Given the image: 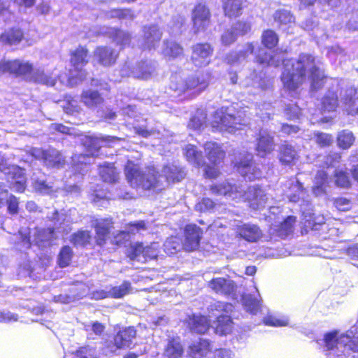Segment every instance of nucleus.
I'll use <instances>...</instances> for the list:
<instances>
[{
	"label": "nucleus",
	"mask_w": 358,
	"mask_h": 358,
	"mask_svg": "<svg viewBox=\"0 0 358 358\" xmlns=\"http://www.w3.org/2000/svg\"><path fill=\"white\" fill-rule=\"evenodd\" d=\"M327 187V174L325 171H318L315 178V185L313 192L317 196H322L326 193Z\"/></svg>",
	"instance_id": "obj_41"
},
{
	"label": "nucleus",
	"mask_w": 358,
	"mask_h": 358,
	"mask_svg": "<svg viewBox=\"0 0 358 358\" xmlns=\"http://www.w3.org/2000/svg\"><path fill=\"white\" fill-rule=\"evenodd\" d=\"M273 18L282 29H285L287 27H291L294 23V17L290 11L285 9L276 10Z\"/></svg>",
	"instance_id": "obj_38"
},
{
	"label": "nucleus",
	"mask_w": 358,
	"mask_h": 358,
	"mask_svg": "<svg viewBox=\"0 0 358 358\" xmlns=\"http://www.w3.org/2000/svg\"><path fill=\"white\" fill-rule=\"evenodd\" d=\"M99 174L103 181L109 183L115 182L118 179V173L113 164L105 163L99 167Z\"/></svg>",
	"instance_id": "obj_42"
},
{
	"label": "nucleus",
	"mask_w": 358,
	"mask_h": 358,
	"mask_svg": "<svg viewBox=\"0 0 358 358\" xmlns=\"http://www.w3.org/2000/svg\"><path fill=\"white\" fill-rule=\"evenodd\" d=\"M210 76L211 73L209 71L201 72L198 75L188 78L185 83H181L176 85L172 83L171 88L179 93L192 89H195L197 93H200L208 85Z\"/></svg>",
	"instance_id": "obj_14"
},
{
	"label": "nucleus",
	"mask_w": 358,
	"mask_h": 358,
	"mask_svg": "<svg viewBox=\"0 0 358 358\" xmlns=\"http://www.w3.org/2000/svg\"><path fill=\"white\" fill-rule=\"evenodd\" d=\"M103 34L108 36L112 38L113 41L123 48L129 44L131 41L130 35L122 30L117 29L111 27H103L101 30Z\"/></svg>",
	"instance_id": "obj_28"
},
{
	"label": "nucleus",
	"mask_w": 358,
	"mask_h": 358,
	"mask_svg": "<svg viewBox=\"0 0 358 358\" xmlns=\"http://www.w3.org/2000/svg\"><path fill=\"white\" fill-rule=\"evenodd\" d=\"M183 48L177 43L172 41H165L162 49V54L168 58H176L181 55Z\"/></svg>",
	"instance_id": "obj_46"
},
{
	"label": "nucleus",
	"mask_w": 358,
	"mask_h": 358,
	"mask_svg": "<svg viewBox=\"0 0 358 358\" xmlns=\"http://www.w3.org/2000/svg\"><path fill=\"white\" fill-rule=\"evenodd\" d=\"M162 32L157 25L143 27V39L141 44L143 50H155L162 38Z\"/></svg>",
	"instance_id": "obj_19"
},
{
	"label": "nucleus",
	"mask_w": 358,
	"mask_h": 358,
	"mask_svg": "<svg viewBox=\"0 0 358 358\" xmlns=\"http://www.w3.org/2000/svg\"><path fill=\"white\" fill-rule=\"evenodd\" d=\"M88 62L87 50L80 47L71 54V63L73 69L69 70L68 76H58L61 83L71 87L75 86L85 80L87 73L83 69V66Z\"/></svg>",
	"instance_id": "obj_9"
},
{
	"label": "nucleus",
	"mask_w": 358,
	"mask_h": 358,
	"mask_svg": "<svg viewBox=\"0 0 358 358\" xmlns=\"http://www.w3.org/2000/svg\"><path fill=\"white\" fill-rule=\"evenodd\" d=\"M93 226L96 231L95 242L97 245L103 246L106 243L109 231L113 227V222L110 218L96 219Z\"/></svg>",
	"instance_id": "obj_24"
},
{
	"label": "nucleus",
	"mask_w": 358,
	"mask_h": 358,
	"mask_svg": "<svg viewBox=\"0 0 358 358\" xmlns=\"http://www.w3.org/2000/svg\"><path fill=\"white\" fill-rule=\"evenodd\" d=\"M208 287L215 294L229 296L236 289L235 282L229 278H213L208 283Z\"/></svg>",
	"instance_id": "obj_18"
},
{
	"label": "nucleus",
	"mask_w": 358,
	"mask_h": 358,
	"mask_svg": "<svg viewBox=\"0 0 358 358\" xmlns=\"http://www.w3.org/2000/svg\"><path fill=\"white\" fill-rule=\"evenodd\" d=\"M27 152L34 159H42L44 164L49 168L59 169L64 164V157L59 150L55 148L43 150L41 148L29 147Z\"/></svg>",
	"instance_id": "obj_13"
},
{
	"label": "nucleus",
	"mask_w": 358,
	"mask_h": 358,
	"mask_svg": "<svg viewBox=\"0 0 358 358\" xmlns=\"http://www.w3.org/2000/svg\"><path fill=\"white\" fill-rule=\"evenodd\" d=\"M206 116L202 111H197L188 124V127L194 130H200L206 122Z\"/></svg>",
	"instance_id": "obj_60"
},
{
	"label": "nucleus",
	"mask_w": 358,
	"mask_h": 358,
	"mask_svg": "<svg viewBox=\"0 0 358 358\" xmlns=\"http://www.w3.org/2000/svg\"><path fill=\"white\" fill-rule=\"evenodd\" d=\"M285 187L288 189L286 192V195L289 202L297 203L299 210L306 222H308L310 224H321L324 222V217L323 216L315 217L310 196L298 179L296 178L289 179L286 182Z\"/></svg>",
	"instance_id": "obj_7"
},
{
	"label": "nucleus",
	"mask_w": 358,
	"mask_h": 358,
	"mask_svg": "<svg viewBox=\"0 0 358 358\" xmlns=\"http://www.w3.org/2000/svg\"><path fill=\"white\" fill-rule=\"evenodd\" d=\"M210 12L203 3H198L192 12V21L195 33L203 31L207 29L210 22Z\"/></svg>",
	"instance_id": "obj_15"
},
{
	"label": "nucleus",
	"mask_w": 358,
	"mask_h": 358,
	"mask_svg": "<svg viewBox=\"0 0 358 358\" xmlns=\"http://www.w3.org/2000/svg\"><path fill=\"white\" fill-rule=\"evenodd\" d=\"M204 150L208 159L215 166L222 162L224 157V152L217 143H206L204 145Z\"/></svg>",
	"instance_id": "obj_30"
},
{
	"label": "nucleus",
	"mask_w": 358,
	"mask_h": 358,
	"mask_svg": "<svg viewBox=\"0 0 358 358\" xmlns=\"http://www.w3.org/2000/svg\"><path fill=\"white\" fill-rule=\"evenodd\" d=\"M188 324L192 332L199 334H205L209 328L208 319L205 316L193 315L189 317Z\"/></svg>",
	"instance_id": "obj_35"
},
{
	"label": "nucleus",
	"mask_w": 358,
	"mask_h": 358,
	"mask_svg": "<svg viewBox=\"0 0 358 358\" xmlns=\"http://www.w3.org/2000/svg\"><path fill=\"white\" fill-rule=\"evenodd\" d=\"M81 100L88 108H94L102 103L103 98L97 91L88 90L83 91Z\"/></svg>",
	"instance_id": "obj_40"
},
{
	"label": "nucleus",
	"mask_w": 358,
	"mask_h": 358,
	"mask_svg": "<svg viewBox=\"0 0 358 358\" xmlns=\"http://www.w3.org/2000/svg\"><path fill=\"white\" fill-rule=\"evenodd\" d=\"M184 154L187 161L197 166L203 164V156L201 151L197 150L196 147L189 144L184 149Z\"/></svg>",
	"instance_id": "obj_43"
},
{
	"label": "nucleus",
	"mask_w": 358,
	"mask_h": 358,
	"mask_svg": "<svg viewBox=\"0 0 358 358\" xmlns=\"http://www.w3.org/2000/svg\"><path fill=\"white\" fill-rule=\"evenodd\" d=\"M23 34L20 29H11L5 31L0 36V41L2 43L13 45L21 41Z\"/></svg>",
	"instance_id": "obj_44"
},
{
	"label": "nucleus",
	"mask_w": 358,
	"mask_h": 358,
	"mask_svg": "<svg viewBox=\"0 0 358 358\" xmlns=\"http://www.w3.org/2000/svg\"><path fill=\"white\" fill-rule=\"evenodd\" d=\"M159 252V245L157 243H153L150 245L144 246L143 257L145 262L148 260L155 259Z\"/></svg>",
	"instance_id": "obj_62"
},
{
	"label": "nucleus",
	"mask_w": 358,
	"mask_h": 358,
	"mask_svg": "<svg viewBox=\"0 0 358 358\" xmlns=\"http://www.w3.org/2000/svg\"><path fill=\"white\" fill-rule=\"evenodd\" d=\"M210 190L213 194L222 195L232 200H247L254 210L264 208L268 200L264 190L259 186H251L245 190V186L229 180L210 185Z\"/></svg>",
	"instance_id": "obj_4"
},
{
	"label": "nucleus",
	"mask_w": 358,
	"mask_h": 358,
	"mask_svg": "<svg viewBox=\"0 0 358 358\" xmlns=\"http://www.w3.org/2000/svg\"><path fill=\"white\" fill-rule=\"evenodd\" d=\"M180 241L176 236L168 238L164 244V252L169 255L176 253L177 251L180 250Z\"/></svg>",
	"instance_id": "obj_56"
},
{
	"label": "nucleus",
	"mask_w": 358,
	"mask_h": 358,
	"mask_svg": "<svg viewBox=\"0 0 358 358\" xmlns=\"http://www.w3.org/2000/svg\"><path fill=\"white\" fill-rule=\"evenodd\" d=\"M255 54L257 62L262 65L277 66L279 64V61L275 60L271 55V50H266L264 48H260Z\"/></svg>",
	"instance_id": "obj_48"
},
{
	"label": "nucleus",
	"mask_w": 358,
	"mask_h": 358,
	"mask_svg": "<svg viewBox=\"0 0 358 358\" xmlns=\"http://www.w3.org/2000/svg\"><path fill=\"white\" fill-rule=\"evenodd\" d=\"M275 148L273 136L266 131L261 129L257 138L256 150L262 157L271 153Z\"/></svg>",
	"instance_id": "obj_25"
},
{
	"label": "nucleus",
	"mask_w": 358,
	"mask_h": 358,
	"mask_svg": "<svg viewBox=\"0 0 358 358\" xmlns=\"http://www.w3.org/2000/svg\"><path fill=\"white\" fill-rule=\"evenodd\" d=\"M248 108H244L234 113V108L222 107L217 109L214 115L211 124L215 131L222 134H235L236 131L241 130L242 127L249 124V117L252 115Z\"/></svg>",
	"instance_id": "obj_6"
},
{
	"label": "nucleus",
	"mask_w": 358,
	"mask_h": 358,
	"mask_svg": "<svg viewBox=\"0 0 358 358\" xmlns=\"http://www.w3.org/2000/svg\"><path fill=\"white\" fill-rule=\"evenodd\" d=\"M0 185V207L6 203L9 213L14 215L18 211V201L13 195H8V190Z\"/></svg>",
	"instance_id": "obj_37"
},
{
	"label": "nucleus",
	"mask_w": 358,
	"mask_h": 358,
	"mask_svg": "<svg viewBox=\"0 0 358 358\" xmlns=\"http://www.w3.org/2000/svg\"><path fill=\"white\" fill-rule=\"evenodd\" d=\"M297 159L296 151L292 146L285 144L280 148V160L285 165H290L294 163Z\"/></svg>",
	"instance_id": "obj_47"
},
{
	"label": "nucleus",
	"mask_w": 358,
	"mask_h": 358,
	"mask_svg": "<svg viewBox=\"0 0 358 358\" xmlns=\"http://www.w3.org/2000/svg\"><path fill=\"white\" fill-rule=\"evenodd\" d=\"M283 64L281 80L292 96L296 94V90L306 78L310 81L313 90H317L323 85L324 72L311 55L301 54L298 60L287 59Z\"/></svg>",
	"instance_id": "obj_1"
},
{
	"label": "nucleus",
	"mask_w": 358,
	"mask_h": 358,
	"mask_svg": "<svg viewBox=\"0 0 358 358\" xmlns=\"http://www.w3.org/2000/svg\"><path fill=\"white\" fill-rule=\"evenodd\" d=\"M255 49L253 43H247L241 49L229 52L225 57L226 62L231 67H238L243 65L248 57L252 54Z\"/></svg>",
	"instance_id": "obj_20"
},
{
	"label": "nucleus",
	"mask_w": 358,
	"mask_h": 358,
	"mask_svg": "<svg viewBox=\"0 0 358 358\" xmlns=\"http://www.w3.org/2000/svg\"><path fill=\"white\" fill-rule=\"evenodd\" d=\"M254 294H245L242 296V303L245 310L252 315H257L261 308L260 295L255 287Z\"/></svg>",
	"instance_id": "obj_26"
},
{
	"label": "nucleus",
	"mask_w": 358,
	"mask_h": 358,
	"mask_svg": "<svg viewBox=\"0 0 358 358\" xmlns=\"http://www.w3.org/2000/svg\"><path fill=\"white\" fill-rule=\"evenodd\" d=\"M252 155L247 153L236 164L238 173L249 180H253L262 176L260 169L252 162Z\"/></svg>",
	"instance_id": "obj_17"
},
{
	"label": "nucleus",
	"mask_w": 358,
	"mask_h": 358,
	"mask_svg": "<svg viewBox=\"0 0 358 358\" xmlns=\"http://www.w3.org/2000/svg\"><path fill=\"white\" fill-rule=\"evenodd\" d=\"M217 208V204L209 198H203L195 205V210L201 213L214 212Z\"/></svg>",
	"instance_id": "obj_59"
},
{
	"label": "nucleus",
	"mask_w": 358,
	"mask_h": 358,
	"mask_svg": "<svg viewBox=\"0 0 358 358\" xmlns=\"http://www.w3.org/2000/svg\"><path fill=\"white\" fill-rule=\"evenodd\" d=\"M231 303L222 301H215L210 305L208 310L214 316H217L215 324V332L220 335H227L231 332L233 322L231 317L228 315L233 311Z\"/></svg>",
	"instance_id": "obj_10"
},
{
	"label": "nucleus",
	"mask_w": 358,
	"mask_h": 358,
	"mask_svg": "<svg viewBox=\"0 0 358 358\" xmlns=\"http://www.w3.org/2000/svg\"><path fill=\"white\" fill-rule=\"evenodd\" d=\"M296 221L295 216H287L280 225L275 226V228H271V230L275 231L280 238H285L292 234Z\"/></svg>",
	"instance_id": "obj_33"
},
{
	"label": "nucleus",
	"mask_w": 358,
	"mask_h": 358,
	"mask_svg": "<svg viewBox=\"0 0 358 358\" xmlns=\"http://www.w3.org/2000/svg\"><path fill=\"white\" fill-rule=\"evenodd\" d=\"M338 145L343 149L349 148L355 141V137L352 131L343 130L337 137Z\"/></svg>",
	"instance_id": "obj_53"
},
{
	"label": "nucleus",
	"mask_w": 358,
	"mask_h": 358,
	"mask_svg": "<svg viewBox=\"0 0 358 358\" xmlns=\"http://www.w3.org/2000/svg\"><path fill=\"white\" fill-rule=\"evenodd\" d=\"M210 350V345L208 340L199 338L189 346V355L193 358H202Z\"/></svg>",
	"instance_id": "obj_34"
},
{
	"label": "nucleus",
	"mask_w": 358,
	"mask_h": 358,
	"mask_svg": "<svg viewBox=\"0 0 358 358\" xmlns=\"http://www.w3.org/2000/svg\"><path fill=\"white\" fill-rule=\"evenodd\" d=\"M182 354L183 348L178 338L169 341L164 351L165 357L167 358H179Z\"/></svg>",
	"instance_id": "obj_39"
},
{
	"label": "nucleus",
	"mask_w": 358,
	"mask_h": 358,
	"mask_svg": "<svg viewBox=\"0 0 358 358\" xmlns=\"http://www.w3.org/2000/svg\"><path fill=\"white\" fill-rule=\"evenodd\" d=\"M136 331L134 327H129L118 331L114 338V342L117 348H130L133 344Z\"/></svg>",
	"instance_id": "obj_27"
},
{
	"label": "nucleus",
	"mask_w": 358,
	"mask_h": 358,
	"mask_svg": "<svg viewBox=\"0 0 358 358\" xmlns=\"http://www.w3.org/2000/svg\"><path fill=\"white\" fill-rule=\"evenodd\" d=\"M141 157L140 153L136 152L134 156L128 159L124 169L127 179L131 186L134 187L150 189L152 187H158V184L162 178L167 182H174L180 181L184 178V172L174 164L164 166L162 174L158 178L153 167H147L145 171H141L138 162Z\"/></svg>",
	"instance_id": "obj_2"
},
{
	"label": "nucleus",
	"mask_w": 358,
	"mask_h": 358,
	"mask_svg": "<svg viewBox=\"0 0 358 358\" xmlns=\"http://www.w3.org/2000/svg\"><path fill=\"white\" fill-rule=\"evenodd\" d=\"M0 172L6 178L8 187L16 192H22L26 187L24 170L18 166L8 164L3 155L0 154Z\"/></svg>",
	"instance_id": "obj_11"
},
{
	"label": "nucleus",
	"mask_w": 358,
	"mask_h": 358,
	"mask_svg": "<svg viewBox=\"0 0 358 358\" xmlns=\"http://www.w3.org/2000/svg\"><path fill=\"white\" fill-rule=\"evenodd\" d=\"M100 17L132 20L134 17V15L133 11L129 9H111L110 10H103Z\"/></svg>",
	"instance_id": "obj_45"
},
{
	"label": "nucleus",
	"mask_w": 358,
	"mask_h": 358,
	"mask_svg": "<svg viewBox=\"0 0 358 358\" xmlns=\"http://www.w3.org/2000/svg\"><path fill=\"white\" fill-rule=\"evenodd\" d=\"M83 145L87 148V153L75 155L72 157L73 165L75 171L83 173V166H86L94 162V156L98 155V151L102 146H113L120 141V138L112 136H103L102 134L85 136Z\"/></svg>",
	"instance_id": "obj_8"
},
{
	"label": "nucleus",
	"mask_w": 358,
	"mask_h": 358,
	"mask_svg": "<svg viewBox=\"0 0 358 358\" xmlns=\"http://www.w3.org/2000/svg\"><path fill=\"white\" fill-rule=\"evenodd\" d=\"M9 73L20 77L26 81L54 86L57 75L50 74L44 68H34L27 61L21 59L1 60L0 62V75Z\"/></svg>",
	"instance_id": "obj_5"
},
{
	"label": "nucleus",
	"mask_w": 358,
	"mask_h": 358,
	"mask_svg": "<svg viewBox=\"0 0 358 358\" xmlns=\"http://www.w3.org/2000/svg\"><path fill=\"white\" fill-rule=\"evenodd\" d=\"M357 90L352 87H350L346 89L343 94L342 92L341 93V101H343L345 110L348 114L352 115L354 114L358 115V108L356 109L354 108L355 100L358 99V95L357 96Z\"/></svg>",
	"instance_id": "obj_31"
},
{
	"label": "nucleus",
	"mask_w": 358,
	"mask_h": 358,
	"mask_svg": "<svg viewBox=\"0 0 358 358\" xmlns=\"http://www.w3.org/2000/svg\"><path fill=\"white\" fill-rule=\"evenodd\" d=\"M110 199V198L106 192L96 190L94 195H93L92 201L97 206L106 208Z\"/></svg>",
	"instance_id": "obj_64"
},
{
	"label": "nucleus",
	"mask_w": 358,
	"mask_h": 358,
	"mask_svg": "<svg viewBox=\"0 0 358 358\" xmlns=\"http://www.w3.org/2000/svg\"><path fill=\"white\" fill-rule=\"evenodd\" d=\"M54 230L51 228L38 231L35 241L39 247H45L49 245L53 237Z\"/></svg>",
	"instance_id": "obj_54"
},
{
	"label": "nucleus",
	"mask_w": 358,
	"mask_h": 358,
	"mask_svg": "<svg viewBox=\"0 0 358 358\" xmlns=\"http://www.w3.org/2000/svg\"><path fill=\"white\" fill-rule=\"evenodd\" d=\"M202 231L196 224H188L185 229L183 247L185 250L192 251L198 248Z\"/></svg>",
	"instance_id": "obj_21"
},
{
	"label": "nucleus",
	"mask_w": 358,
	"mask_h": 358,
	"mask_svg": "<svg viewBox=\"0 0 358 358\" xmlns=\"http://www.w3.org/2000/svg\"><path fill=\"white\" fill-rule=\"evenodd\" d=\"M141 157L140 153L136 152L134 156L128 159L124 169L127 179L131 186L134 187L150 189L152 187H158V184L162 178L167 182H174L180 181L184 178V172L174 164L164 166L162 174L158 178L153 167H147L145 171H141L138 162Z\"/></svg>",
	"instance_id": "obj_3"
},
{
	"label": "nucleus",
	"mask_w": 358,
	"mask_h": 358,
	"mask_svg": "<svg viewBox=\"0 0 358 358\" xmlns=\"http://www.w3.org/2000/svg\"><path fill=\"white\" fill-rule=\"evenodd\" d=\"M92 241L90 232L87 230L78 231L71 236V242L76 246H85Z\"/></svg>",
	"instance_id": "obj_51"
},
{
	"label": "nucleus",
	"mask_w": 358,
	"mask_h": 358,
	"mask_svg": "<svg viewBox=\"0 0 358 358\" xmlns=\"http://www.w3.org/2000/svg\"><path fill=\"white\" fill-rule=\"evenodd\" d=\"M156 69L157 63L151 60L137 62L135 66L133 62H127L121 69L120 73L122 77L148 79L155 73Z\"/></svg>",
	"instance_id": "obj_12"
},
{
	"label": "nucleus",
	"mask_w": 358,
	"mask_h": 358,
	"mask_svg": "<svg viewBox=\"0 0 358 358\" xmlns=\"http://www.w3.org/2000/svg\"><path fill=\"white\" fill-rule=\"evenodd\" d=\"M301 109L296 103H290L285 108V116L287 120H294L299 118Z\"/></svg>",
	"instance_id": "obj_61"
},
{
	"label": "nucleus",
	"mask_w": 358,
	"mask_h": 358,
	"mask_svg": "<svg viewBox=\"0 0 358 358\" xmlns=\"http://www.w3.org/2000/svg\"><path fill=\"white\" fill-rule=\"evenodd\" d=\"M144 246L142 243H135L131 245L128 251V257L130 259L140 262H145V257H143Z\"/></svg>",
	"instance_id": "obj_55"
},
{
	"label": "nucleus",
	"mask_w": 358,
	"mask_h": 358,
	"mask_svg": "<svg viewBox=\"0 0 358 358\" xmlns=\"http://www.w3.org/2000/svg\"><path fill=\"white\" fill-rule=\"evenodd\" d=\"M34 180V187L41 194H50L53 191V187L43 179Z\"/></svg>",
	"instance_id": "obj_63"
},
{
	"label": "nucleus",
	"mask_w": 358,
	"mask_h": 358,
	"mask_svg": "<svg viewBox=\"0 0 358 358\" xmlns=\"http://www.w3.org/2000/svg\"><path fill=\"white\" fill-rule=\"evenodd\" d=\"M337 106V95L334 92L329 91L322 100V112H334Z\"/></svg>",
	"instance_id": "obj_50"
},
{
	"label": "nucleus",
	"mask_w": 358,
	"mask_h": 358,
	"mask_svg": "<svg viewBox=\"0 0 358 358\" xmlns=\"http://www.w3.org/2000/svg\"><path fill=\"white\" fill-rule=\"evenodd\" d=\"M262 40L265 48L269 50L274 48L278 42L277 34L275 31L270 29L264 31L262 36Z\"/></svg>",
	"instance_id": "obj_57"
},
{
	"label": "nucleus",
	"mask_w": 358,
	"mask_h": 358,
	"mask_svg": "<svg viewBox=\"0 0 358 358\" xmlns=\"http://www.w3.org/2000/svg\"><path fill=\"white\" fill-rule=\"evenodd\" d=\"M117 57V51L108 47H99L94 52L95 59L99 64L105 66L114 64Z\"/></svg>",
	"instance_id": "obj_29"
},
{
	"label": "nucleus",
	"mask_w": 358,
	"mask_h": 358,
	"mask_svg": "<svg viewBox=\"0 0 358 358\" xmlns=\"http://www.w3.org/2000/svg\"><path fill=\"white\" fill-rule=\"evenodd\" d=\"M213 53V48L209 43H197L192 47L191 60L195 66H206L211 61Z\"/></svg>",
	"instance_id": "obj_16"
},
{
	"label": "nucleus",
	"mask_w": 358,
	"mask_h": 358,
	"mask_svg": "<svg viewBox=\"0 0 358 358\" xmlns=\"http://www.w3.org/2000/svg\"><path fill=\"white\" fill-rule=\"evenodd\" d=\"M245 0H224L223 9L226 16L232 18L242 14Z\"/></svg>",
	"instance_id": "obj_32"
},
{
	"label": "nucleus",
	"mask_w": 358,
	"mask_h": 358,
	"mask_svg": "<svg viewBox=\"0 0 358 358\" xmlns=\"http://www.w3.org/2000/svg\"><path fill=\"white\" fill-rule=\"evenodd\" d=\"M73 256V251L69 246H64L58 255V264L61 268L69 265Z\"/></svg>",
	"instance_id": "obj_58"
},
{
	"label": "nucleus",
	"mask_w": 358,
	"mask_h": 358,
	"mask_svg": "<svg viewBox=\"0 0 358 358\" xmlns=\"http://www.w3.org/2000/svg\"><path fill=\"white\" fill-rule=\"evenodd\" d=\"M131 283L125 281L120 286H115L106 292L104 290H97L92 293V298L96 300L103 299L107 297L115 299L122 298L129 292Z\"/></svg>",
	"instance_id": "obj_23"
},
{
	"label": "nucleus",
	"mask_w": 358,
	"mask_h": 358,
	"mask_svg": "<svg viewBox=\"0 0 358 358\" xmlns=\"http://www.w3.org/2000/svg\"><path fill=\"white\" fill-rule=\"evenodd\" d=\"M237 234L245 241L249 243H255L262 236V231L260 228L254 224L244 223L237 225Z\"/></svg>",
	"instance_id": "obj_22"
},
{
	"label": "nucleus",
	"mask_w": 358,
	"mask_h": 358,
	"mask_svg": "<svg viewBox=\"0 0 358 358\" xmlns=\"http://www.w3.org/2000/svg\"><path fill=\"white\" fill-rule=\"evenodd\" d=\"M263 323L266 326L281 327L289 325L287 316L278 313L268 312L263 318Z\"/></svg>",
	"instance_id": "obj_36"
},
{
	"label": "nucleus",
	"mask_w": 358,
	"mask_h": 358,
	"mask_svg": "<svg viewBox=\"0 0 358 358\" xmlns=\"http://www.w3.org/2000/svg\"><path fill=\"white\" fill-rule=\"evenodd\" d=\"M169 26L170 27L171 34L174 36L180 34L186 29L185 17L181 15H178L177 16L173 17Z\"/></svg>",
	"instance_id": "obj_52"
},
{
	"label": "nucleus",
	"mask_w": 358,
	"mask_h": 358,
	"mask_svg": "<svg viewBox=\"0 0 358 358\" xmlns=\"http://www.w3.org/2000/svg\"><path fill=\"white\" fill-rule=\"evenodd\" d=\"M269 85L268 80L262 78L261 74L257 75L255 72L253 73L251 78H248L243 83V85L246 87L252 86L262 90H266Z\"/></svg>",
	"instance_id": "obj_49"
}]
</instances>
